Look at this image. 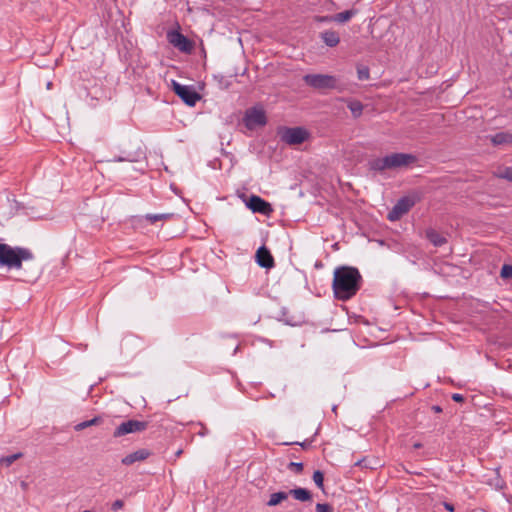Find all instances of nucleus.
<instances>
[{"instance_id": "1", "label": "nucleus", "mask_w": 512, "mask_h": 512, "mask_svg": "<svg viewBox=\"0 0 512 512\" xmlns=\"http://www.w3.org/2000/svg\"><path fill=\"white\" fill-rule=\"evenodd\" d=\"M361 275L358 269L348 266L336 268L332 288L339 300H348L360 289Z\"/></svg>"}, {"instance_id": "2", "label": "nucleus", "mask_w": 512, "mask_h": 512, "mask_svg": "<svg viewBox=\"0 0 512 512\" xmlns=\"http://www.w3.org/2000/svg\"><path fill=\"white\" fill-rule=\"evenodd\" d=\"M32 259L33 254L29 249L11 247L8 244L0 243V266L20 269L23 261H31Z\"/></svg>"}, {"instance_id": "3", "label": "nucleus", "mask_w": 512, "mask_h": 512, "mask_svg": "<svg viewBox=\"0 0 512 512\" xmlns=\"http://www.w3.org/2000/svg\"><path fill=\"white\" fill-rule=\"evenodd\" d=\"M417 161L416 156L408 153H392L372 161L371 167L377 171L408 167Z\"/></svg>"}, {"instance_id": "4", "label": "nucleus", "mask_w": 512, "mask_h": 512, "mask_svg": "<svg viewBox=\"0 0 512 512\" xmlns=\"http://www.w3.org/2000/svg\"><path fill=\"white\" fill-rule=\"evenodd\" d=\"M172 89L174 93L189 106H195L201 98L200 94L197 93L192 86L182 85L174 80L172 81Z\"/></svg>"}, {"instance_id": "5", "label": "nucleus", "mask_w": 512, "mask_h": 512, "mask_svg": "<svg viewBox=\"0 0 512 512\" xmlns=\"http://www.w3.org/2000/svg\"><path fill=\"white\" fill-rule=\"evenodd\" d=\"M303 80L307 85L316 89H332L337 83L334 76L326 74H307Z\"/></svg>"}, {"instance_id": "6", "label": "nucleus", "mask_w": 512, "mask_h": 512, "mask_svg": "<svg viewBox=\"0 0 512 512\" xmlns=\"http://www.w3.org/2000/svg\"><path fill=\"white\" fill-rule=\"evenodd\" d=\"M267 122L266 113L261 107H252L248 109L244 116L245 126L252 130L256 127L264 126Z\"/></svg>"}, {"instance_id": "7", "label": "nucleus", "mask_w": 512, "mask_h": 512, "mask_svg": "<svg viewBox=\"0 0 512 512\" xmlns=\"http://www.w3.org/2000/svg\"><path fill=\"white\" fill-rule=\"evenodd\" d=\"M416 203L414 197L406 196L397 201L394 207L388 213L387 218L390 221H397L405 215Z\"/></svg>"}, {"instance_id": "8", "label": "nucleus", "mask_w": 512, "mask_h": 512, "mask_svg": "<svg viewBox=\"0 0 512 512\" xmlns=\"http://www.w3.org/2000/svg\"><path fill=\"white\" fill-rule=\"evenodd\" d=\"M148 424L143 421L138 420H128L126 422L121 423L114 431V437H121L130 433H136L144 431L147 428Z\"/></svg>"}, {"instance_id": "9", "label": "nucleus", "mask_w": 512, "mask_h": 512, "mask_svg": "<svg viewBox=\"0 0 512 512\" xmlns=\"http://www.w3.org/2000/svg\"><path fill=\"white\" fill-rule=\"evenodd\" d=\"M309 136L306 129L301 127L287 128L283 134L282 139L290 145H297L303 143Z\"/></svg>"}, {"instance_id": "10", "label": "nucleus", "mask_w": 512, "mask_h": 512, "mask_svg": "<svg viewBox=\"0 0 512 512\" xmlns=\"http://www.w3.org/2000/svg\"><path fill=\"white\" fill-rule=\"evenodd\" d=\"M246 206L254 213L269 215L273 209L270 203L257 195H251L246 201Z\"/></svg>"}, {"instance_id": "11", "label": "nucleus", "mask_w": 512, "mask_h": 512, "mask_svg": "<svg viewBox=\"0 0 512 512\" xmlns=\"http://www.w3.org/2000/svg\"><path fill=\"white\" fill-rule=\"evenodd\" d=\"M168 41L182 52H191L193 45L191 41L178 31H171L167 35Z\"/></svg>"}, {"instance_id": "12", "label": "nucleus", "mask_w": 512, "mask_h": 512, "mask_svg": "<svg viewBox=\"0 0 512 512\" xmlns=\"http://www.w3.org/2000/svg\"><path fill=\"white\" fill-rule=\"evenodd\" d=\"M255 257L257 264L262 268L270 269L275 265L272 254L265 246L257 249Z\"/></svg>"}, {"instance_id": "13", "label": "nucleus", "mask_w": 512, "mask_h": 512, "mask_svg": "<svg viewBox=\"0 0 512 512\" xmlns=\"http://www.w3.org/2000/svg\"><path fill=\"white\" fill-rule=\"evenodd\" d=\"M150 454H151L150 451L147 449H139L135 452H132V453L126 455L122 459V463L124 465H132L133 463H135L137 461H143V460L147 459L150 456Z\"/></svg>"}, {"instance_id": "14", "label": "nucleus", "mask_w": 512, "mask_h": 512, "mask_svg": "<svg viewBox=\"0 0 512 512\" xmlns=\"http://www.w3.org/2000/svg\"><path fill=\"white\" fill-rule=\"evenodd\" d=\"M323 42L329 47H335L340 42L339 34L333 30H326L320 34Z\"/></svg>"}, {"instance_id": "15", "label": "nucleus", "mask_w": 512, "mask_h": 512, "mask_svg": "<svg viewBox=\"0 0 512 512\" xmlns=\"http://www.w3.org/2000/svg\"><path fill=\"white\" fill-rule=\"evenodd\" d=\"M426 237L434 246H442L447 242V239L434 229H428Z\"/></svg>"}, {"instance_id": "16", "label": "nucleus", "mask_w": 512, "mask_h": 512, "mask_svg": "<svg viewBox=\"0 0 512 512\" xmlns=\"http://www.w3.org/2000/svg\"><path fill=\"white\" fill-rule=\"evenodd\" d=\"M288 494L292 495L296 500L302 502L310 501L312 499L310 491L305 488L292 489Z\"/></svg>"}, {"instance_id": "17", "label": "nucleus", "mask_w": 512, "mask_h": 512, "mask_svg": "<svg viewBox=\"0 0 512 512\" xmlns=\"http://www.w3.org/2000/svg\"><path fill=\"white\" fill-rule=\"evenodd\" d=\"M490 140L494 145L510 144L512 143V134L503 132L497 133L496 135L491 136Z\"/></svg>"}, {"instance_id": "18", "label": "nucleus", "mask_w": 512, "mask_h": 512, "mask_svg": "<svg viewBox=\"0 0 512 512\" xmlns=\"http://www.w3.org/2000/svg\"><path fill=\"white\" fill-rule=\"evenodd\" d=\"M355 14L356 12L354 10H346L333 15L331 19H333V22L345 23L349 21Z\"/></svg>"}, {"instance_id": "19", "label": "nucleus", "mask_w": 512, "mask_h": 512, "mask_svg": "<svg viewBox=\"0 0 512 512\" xmlns=\"http://www.w3.org/2000/svg\"><path fill=\"white\" fill-rule=\"evenodd\" d=\"M288 493L286 492H276L271 494L270 499L267 503L268 506H276L280 504L282 501L286 500L288 498Z\"/></svg>"}, {"instance_id": "20", "label": "nucleus", "mask_w": 512, "mask_h": 512, "mask_svg": "<svg viewBox=\"0 0 512 512\" xmlns=\"http://www.w3.org/2000/svg\"><path fill=\"white\" fill-rule=\"evenodd\" d=\"M347 106L355 118L361 116L364 108L361 102L356 100L349 101Z\"/></svg>"}, {"instance_id": "21", "label": "nucleus", "mask_w": 512, "mask_h": 512, "mask_svg": "<svg viewBox=\"0 0 512 512\" xmlns=\"http://www.w3.org/2000/svg\"><path fill=\"white\" fill-rule=\"evenodd\" d=\"M101 422V419L99 417H94L91 420L83 421L75 426V430L81 431L84 430L90 426L97 425Z\"/></svg>"}, {"instance_id": "22", "label": "nucleus", "mask_w": 512, "mask_h": 512, "mask_svg": "<svg viewBox=\"0 0 512 512\" xmlns=\"http://www.w3.org/2000/svg\"><path fill=\"white\" fill-rule=\"evenodd\" d=\"M313 481L318 488L324 489V475L321 471L317 470L313 473Z\"/></svg>"}, {"instance_id": "23", "label": "nucleus", "mask_w": 512, "mask_h": 512, "mask_svg": "<svg viewBox=\"0 0 512 512\" xmlns=\"http://www.w3.org/2000/svg\"><path fill=\"white\" fill-rule=\"evenodd\" d=\"M357 76L359 80H368L370 77V72L368 67L361 66L357 69Z\"/></svg>"}, {"instance_id": "24", "label": "nucleus", "mask_w": 512, "mask_h": 512, "mask_svg": "<svg viewBox=\"0 0 512 512\" xmlns=\"http://www.w3.org/2000/svg\"><path fill=\"white\" fill-rule=\"evenodd\" d=\"M498 177L512 182V167H506L498 172Z\"/></svg>"}, {"instance_id": "25", "label": "nucleus", "mask_w": 512, "mask_h": 512, "mask_svg": "<svg viewBox=\"0 0 512 512\" xmlns=\"http://www.w3.org/2000/svg\"><path fill=\"white\" fill-rule=\"evenodd\" d=\"M22 455L20 453L9 455L7 457H4L1 459L3 463L6 464V466H10L12 463H14L18 458H20Z\"/></svg>"}, {"instance_id": "26", "label": "nucleus", "mask_w": 512, "mask_h": 512, "mask_svg": "<svg viewBox=\"0 0 512 512\" xmlns=\"http://www.w3.org/2000/svg\"><path fill=\"white\" fill-rule=\"evenodd\" d=\"M288 469L299 474L303 471V464L298 462H290L288 464Z\"/></svg>"}, {"instance_id": "27", "label": "nucleus", "mask_w": 512, "mask_h": 512, "mask_svg": "<svg viewBox=\"0 0 512 512\" xmlns=\"http://www.w3.org/2000/svg\"><path fill=\"white\" fill-rule=\"evenodd\" d=\"M316 512H333V508L331 505L326 503H318L316 505Z\"/></svg>"}, {"instance_id": "28", "label": "nucleus", "mask_w": 512, "mask_h": 512, "mask_svg": "<svg viewBox=\"0 0 512 512\" xmlns=\"http://www.w3.org/2000/svg\"><path fill=\"white\" fill-rule=\"evenodd\" d=\"M501 277L502 278L512 277V265H503V267L501 269Z\"/></svg>"}, {"instance_id": "29", "label": "nucleus", "mask_w": 512, "mask_h": 512, "mask_svg": "<svg viewBox=\"0 0 512 512\" xmlns=\"http://www.w3.org/2000/svg\"><path fill=\"white\" fill-rule=\"evenodd\" d=\"M166 217L164 214H154V215H147V219H149L152 223L162 220Z\"/></svg>"}, {"instance_id": "30", "label": "nucleus", "mask_w": 512, "mask_h": 512, "mask_svg": "<svg viewBox=\"0 0 512 512\" xmlns=\"http://www.w3.org/2000/svg\"><path fill=\"white\" fill-rule=\"evenodd\" d=\"M124 506V502L122 500H116L113 504H112V510L113 511H118L119 509H121L122 507Z\"/></svg>"}, {"instance_id": "31", "label": "nucleus", "mask_w": 512, "mask_h": 512, "mask_svg": "<svg viewBox=\"0 0 512 512\" xmlns=\"http://www.w3.org/2000/svg\"><path fill=\"white\" fill-rule=\"evenodd\" d=\"M332 16H317L315 17V20L316 21H319V22H332L333 19H331Z\"/></svg>"}, {"instance_id": "32", "label": "nucleus", "mask_w": 512, "mask_h": 512, "mask_svg": "<svg viewBox=\"0 0 512 512\" xmlns=\"http://www.w3.org/2000/svg\"><path fill=\"white\" fill-rule=\"evenodd\" d=\"M452 399L455 402H462L464 400V397L461 394L455 393V394L452 395Z\"/></svg>"}, {"instance_id": "33", "label": "nucleus", "mask_w": 512, "mask_h": 512, "mask_svg": "<svg viewBox=\"0 0 512 512\" xmlns=\"http://www.w3.org/2000/svg\"><path fill=\"white\" fill-rule=\"evenodd\" d=\"M443 505H444L446 510H448L450 512L454 511V506L452 504L445 502Z\"/></svg>"}, {"instance_id": "34", "label": "nucleus", "mask_w": 512, "mask_h": 512, "mask_svg": "<svg viewBox=\"0 0 512 512\" xmlns=\"http://www.w3.org/2000/svg\"><path fill=\"white\" fill-rule=\"evenodd\" d=\"M117 161H119V162H123V161H129V162H132V161H133V159H132V158H130V157H120V158H118V159H117Z\"/></svg>"}, {"instance_id": "35", "label": "nucleus", "mask_w": 512, "mask_h": 512, "mask_svg": "<svg viewBox=\"0 0 512 512\" xmlns=\"http://www.w3.org/2000/svg\"><path fill=\"white\" fill-rule=\"evenodd\" d=\"M433 409L436 412H440L441 411V408L439 406H434Z\"/></svg>"}, {"instance_id": "36", "label": "nucleus", "mask_w": 512, "mask_h": 512, "mask_svg": "<svg viewBox=\"0 0 512 512\" xmlns=\"http://www.w3.org/2000/svg\"><path fill=\"white\" fill-rule=\"evenodd\" d=\"M413 446H414V448H416V449H418V448L422 447L421 443H415Z\"/></svg>"}, {"instance_id": "37", "label": "nucleus", "mask_w": 512, "mask_h": 512, "mask_svg": "<svg viewBox=\"0 0 512 512\" xmlns=\"http://www.w3.org/2000/svg\"><path fill=\"white\" fill-rule=\"evenodd\" d=\"M181 454H182V450H181V449H179V450L176 452V457H179Z\"/></svg>"}, {"instance_id": "38", "label": "nucleus", "mask_w": 512, "mask_h": 512, "mask_svg": "<svg viewBox=\"0 0 512 512\" xmlns=\"http://www.w3.org/2000/svg\"><path fill=\"white\" fill-rule=\"evenodd\" d=\"M83 512H90V511H89V510H85V511H83Z\"/></svg>"}]
</instances>
